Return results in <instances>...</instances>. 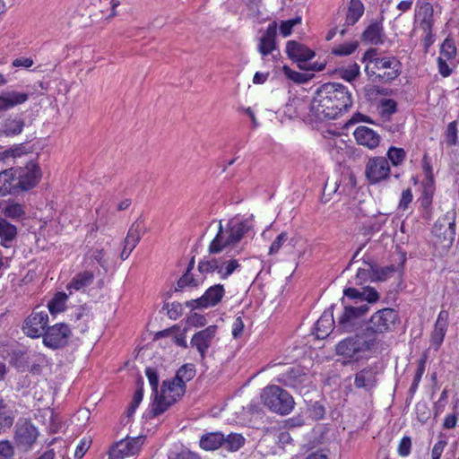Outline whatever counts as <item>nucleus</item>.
Instances as JSON below:
<instances>
[{"instance_id": "nucleus-42", "label": "nucleus", "mask_w": 459, "mask_h": 459, "mask_svg": "<svg viewBox=\"0 0 459 459\" xmlns=\"http://www.w3.org/2000/svg\"><path fill=\"white\" fill-rule=\"evenodd\" d=\"M340 76L348 82H352L359 74V65L356 63L351 64L339 70Z\"/></svg>"}, {"instance_id": "nucleus-37", "label": "nucleus", "mask_w": 459, "mask_h": 459, "mask_svg": "<svg viewBox=\"0 0 459 459\" xmlns=\"http://www.w3.org/2000/svg\"><path fill=\"white\" fill-rule=\"evenodd\" d=\"M67 298L68 296L65 293L57 292L48 304L49 312L54 314L64 310Z\"/></svg>"}, {"instance_id": "nucleus-50", "label": "nucleus", "mask_w": 459, "mask_h": 459, "mask_svg": "<svg viewBox=\"0 0 459 459\" xmlns=\"http://www.w3.org/2000/svg\"><path fill=\"white\" fill-rule=\"evenodd\" d=\"M91 258L96 261L102 268H105L107 261L105 260V251L103 248L96 247L89 251Z\"/></svg>"}, {"instance_id": "nucleus-40", "label": "nucleus", "mask_w": 459, "mask_h": 459, "mask_svg": "<svg viewBox=\"0 0 459 459\" xmlns=\"http://www.w3.org/2000/svg\"><path fill=\"white\" fill-rule=\"evenodd\" d=\"M3 213L7 218L18 220L25 215V211L21 204L12 203L4 207Z\"/></svg>"}, {"instance_id": "nucleus-4", "label": "nucleus", "mask_w": 459, "mask_h": 459, "mask_svg": "<svg viewBox=\"0 0 459 459\" xmlns=\"http://www.w3.org/2000/svg\"><path fill=\"white\" fill-rule=\"evenodd\" d=\"M185 391L186 385L184 381L178 378L163 381L160 393H157L152 403V412L153 416H158L167 411L185 394Z\"/></svg>"}, {"instance_id": "nucleus-13", "label": "nucleus", "mask_w": 459, "mask_h": 459, "mask_svg": "<svg viewBox=\"0 0 459 459\" xmlns=\"http://www.w3.org/2000/svg\"><path fill=\"white\" fill-rule=\"evenodd\" d=\"M143 444V437H126L117 442L109 450L111 459H123L137 454Z\"/></svg>"}, {"instance_id": "nucleus-62", "label": "nucleus", "mask_w": 459, "mask_h": 459, "mask_svg": "<svg viewBox=\"0 0 459 459\" xmlns=\"http://www.w3.org/2000/svg\"><path fill=\"white\" fill-rule=\"evenodd\" d=\"M423 193L422 195L432 197L434 194V178L424 179L423 183Z\"/></svg>"}, {"instance_id": "nucleus-5", "label": "nucleus", "mask_w": 459, "mask_h": 459, "mask_svg": "<svg viewBox=\"0 0 459 459\" xmlns=\"http://www.w3.org/2000/svg\"><path fill=\"white\" fill-rule=\"evenodd\" d=\"M375 340L368 337L363 331L354 336L341 341L336 345V353L348 361L358 360L362 355L375 346Z\"/></svg>"}, {"instance_id": "nucleus-10", "label": "nucleus", "mask_w": 459, "mask_h": 459, "mask_svg": "<svg viewBox=\"0 0 459 459\" xmlns=\"http://www.w3.org/2000/svg\"><path fill=\"white\" fill-rule=\"evenodd\" d=\"M48 324V314L44 309L36 307L25 319L22 330L24 333L30 338L43 336L47 331Z\"/></svg>"}, {"instance_id": "nucleus-36", "label": "nucleus", "mask_w": 459, "mask_h": 459, "mask_svg": "<svg viewBox=\"0 0 459 459\" xmlns=\"http://www.w3.org/2000/svg\"><path fill=\"white\" fill-rule=\"evenodd\" d=\"M457 55V49L452 39L446 38L441 45L438 57L453 61Z\"/></svg>"}, {"instance_id": "nucleus-46", "label": "nucleus", "mask_w": 459, "mask_h": 459, "mask_svg": "<svg viewBox=\"0 0 459 459\" xmlns=\"http://www.w3.org/2000/svg\"><path fill=\"white\" fill-rule=\"evenodd\" d=\"M358 46L357 41L346 42L334 48L332 53L335 56H349L357 49Z\"/></svg>"}, {"instance_id": "nucleus-38", "label": "nucleus", "mask_w": 459, "mask_h": 459, "mask_svg": "<svg viewBox=\"0 0 459 459\" xmlns=\"http://www.w3.org/2000/svg\"><path fill=\"white\" fill-rule=\"evenodd\" d=\"M394 265L379 267L373 264V281H386L394 273Z\"/></svg>"}, {"instance_id": "nucleus-49", "label": "nucleus", "mask_w": 459, "mask_h": 459, "mask_svg": "<svg viewBox=\"0 0 459 459\" xmlns=\"http://www.w3.org/2000/svg\"><path fill=\"white\" fill-rule=\"evenodd\" d=\"M381 114L385 115H393L397 111V104L392 99H385L381 101Z\"/></svg>"}, {"instance_id": "nucleus-9", "label": "nucleus", "mask_w": 459, "mask_h": 459, "mask_svg": "<svg viewBox=\"0 0 459 459\" xmlns=\"http://www.w3.org/2000/svg\"><path fill=\"white\" fill-rule=\"evenodd\" d=\"M240 264L236 259L204 257L198 264V271L201 273L216 272L221 279H227Z\"/></svg>"}, {"instance_id": "nucleus-20", "label": "nucleus", "mask_w": 459, "mask_h": 459, "mask_svg": "<svg viewBox=\"0 0 459 459\" xmlns=\"http://www.w3.org/2000/svg\"><path fill=\"white\" fill-rule=\"evenodd\" d=\"M277 28L278 24L275 21H273L268 25L264 35L260 38L257 49L263 56L273 55V52L277 49L275 41Z\"/></svg>"}, {"instance_id": "nucleus-23", "label": "nucleus", "mask_w": 459, "mask_h": 459, "mask_svg": "<svg viewBox=\"0 0 459 459\" xmlns=\"http://www.w3.org/2000/svg\"><path fill=\"white\" fill-rule=\"evenodd\" d=\"M286 52L290 59L299 63H305L315 56L313 50L295 40L287 42Z\"/></svg>"}, {"instance_id": "nucleus-55", "label": "nucleus", "mask_w": 459, "mask_h": 459, "mask_svg": "<svg viewBox=\"0 0 459 459\" xmlns=\"http://www.w3.org/2000/svg\"><path fill=\"white\" fill-rule=\"evenodd\" d=\"M197 285L198 281L193 277V274L190 272H186V273L178 281V287L180 289L186 286L196 287Z\"/></svg>"}, {"instance_id": "nucleus-57", "label": "nucleus", "mask_w": 459, "mask_h": 459, "mask_svg": "<svg viewBox=\"0 0 459 459\" xmlns=\"http://www.w3.org/2000/svg\"><path fill=\"white\" fill-rule=\"evenodd\" d=\"M411 440L409 437H403L398 446V454L401 456H407L411 453Z\"/></svg>"}, {"instance_id": "nucleus-21", "label": "nucleus", "mask_w": 459, "mask_h": 459, "mask_svg": "<svg viewBox=\"0 0 459 459\" xmlns=\"http://www.w3.org/2000/svg\"><path fill=\"white\" fill-rule=\"evenodd\" d=\"M377 370L376 367H367L355 374L354 385L365 392H371L377 384Z\"/></svg>"}, {"instance_id": "nucleus-35", "label": "nucleus", "mask_w": 459, "mask_h": 459, "mask_svg": "<svg viewBox=\"0 0 459 459\" xmlns=\"http://www.w3.org/2000/svg\"><path fill=\"white\" fill-rule=\"evenodd\" d=\"M364 13V5L360 0H351L346 15L347 22L356 23Z\"/></svg>"}, {"instance_id": "nucleus-44", "label": "nucleus", "mask_w": 459, "mask_h": 459, "mask_svg": "<svg viewBox=\"0 0 459 459\" xmlns=\"http://www.w3.org/2000/svg\"><path fill=\"white\" fill-rule=\"evenodd\" d=\"M282 72L288 79L291 80L296 83H304L307 82L309 79V77L306 74L294 71L287 65H284L282 67Z\"/></svg>"}, {"instance_id": "nucleus-3", "label": "nucleus", "mask_w": 459, "mask_h": 459, "mask_svg": "<svg viewBox=\"0 0 459 459\" xmlns=\"http://www.w3.org/2000/svg\"><path fill=\"white\" fill-rule=\"evenodd\" d=\"M377 50H368L363 59L368 61L366 72L368 75H376L385 82H390L401 74V63L395 57H377Z\"/></svg>"}, {"instance_id": "nucleus-22", "label": "nucleus", "mask_w": 459, "mask_h": 459, "mask_svg": "<svg viewBox=\"0 0 459 459\" xmlns=\"http://www.w3.org/2000/svg\"><path fill=\"white\" fill-rule=\"evenodd\" d=\"M14 168L4 169L0 172V196L15 195L19 192L20 186Z\"/></svg>"}, {"instance_id": "nucleus-11", "label": "nucleus", "mask_w": 459, "mask_h": 459, "mask_svg": "<svg viewBox=\"0 0 459 459\" xmlns=\"http://www.w3.org/2000/svg\"><path fill=\"white\" fill-rule=\"evenodd\" d=\"M72 336V331L68 325L56 324L48 327L43 334V343L53 350L65 347Z\"/></svg>"}, {"instance_id": "nucleus-39", "label": "nucleus", "mask_w": 459, "mask_h": 459, "mask_svg": "<svg viewBox=\"0 0 459 459\" xmlns=\"http://www.w3.org/2000/svg\"><path fill=\"white\" fill-rule=\"evenodd\" d=\"M143 381L142 378H140L137 382V389L134 392L133 400L127 409V416L128 417H131L134 413L136 408L139 406V404L141 403V402L143 400Z\"/></svg>"}, {"instance_id": "nucleus-30", "label": "nucleus", "mask_w": 459, "mask_h": 459, "mask_svg": "<svg viewBox=\"0 0 459 459\" xmlns=\"http://www.w3.org/2000/svg\"><path fill=\"white\" fill-rule=\"evenodd\" d=\"M383 26L379 22H371L361 35V40L368 44L378 45L383 42Z\"/></svg>"}, {"instance_id": "nucleus-32", "label": "nucleus", "mask_w": 459, "mask_h": 459, "mask_svg": "<svg viewBox=\"0 0 459 459\" xmlns=\"http://www.w3.org/2000/svg\"><path fill=\"white\" fill-rule=\"evenodd\" d=\"M24 127V120L19 117L6 118L0 128V136H14L20 134Z\"/></svg>"}, {"instance_id": "nucleus-61", "label": "nucleus", "mask_w": 459, "mask_h": 459, "mask_svg": "<svg viewBox=\"0 0 459 459\" xmlns=\"http://www.w3.org/2000/svg\"><path fill=\"white\" fill-rule=\"evenodd\" d=\"M244 330V323L240 316L237 317L232 325V335L234 338L241 336Z\"/></svg>"}, {"instance_id": "nucleus-51", "label": "nucleus", "mask_w": 459, "mask_h": 459, "mask_svg": "<svg viewBox=\"0 0 459 459\" xmlns=\"http://www.w3.org/2000/svg\"><path fill=\"white\" fill-rule=\"evenodd\" d=\"M146 377L149 380L150 385L152 386L154 396L158 393L159 377L156 370L152 368H147L145 370Z\"/></svg>"}, {"instance_id": "nucleus-18", "label": "nucleus", "mask_w": 459, "mask_h": 459, "mask_svg": "<svg viewBox=\"0 0 459 459\" xmlns=\"http://www.w3.org/2000/svg\"><path fill=\"white\" fill-rule=\"evenodd\" d=\"M217 330L218 327L212 325L195 333L192 336L190 345L197 350L202 359H204L208 349L212 346L216 337Z\"/></svg>"}, {"instance_id": "nucleus-31", "label": "nucleus", "mask_w": 459, "mask_h": 459, "mask_svg": "<svg viewBox=\"0 0 459 459\" xmlns=\"http://www.w3.org/2000/svg\"><path fill=\"white\" fill-rule=\"evenodd\" d=\"M334 326L333 316L329 311H325L316 321L315 331L318 339H325L329 335Z\"/></svg>"}, {"instance_id": "nucleus-54", "label": "nucleus", "mask_w": 459, "mask_h": 459, "mask_svg": "<svg viewBox=\"0 0 459 459\" xmlns=\"http://www.w3.org/2000/svg\"><path fill=\"white\" fill-rule=\"evenodd\" d=\"M28 151L26 150L25 146L23 144H18L15 145L6 151H4L2 155L5 158L13 157H21L22 154L27 153Z\"/></svg>"}, {"instance_id": "nucleus-24", "label": "nucleus", "mask_w": 459, "mask_h": 459, "mask_svg": "<svg viewBox=\"0 0 459 459\" xmlns=\"http://www.w3.org/2000/svg\"><path fill=\"white\" fill-rule=\"evenodd\" d=\"M353 135L359 145L366 146L368 149L376 148L380 143V135L373 129L365 126H358Z\"/></svg>"}, {"instance_id": "nucleus-58", "label": "nucleus", "mask_w": 459, "mask_h": 459, "mask_svg": "<svg viewBox=\"0 0 459 459\" xmlns=\"http://www.w3.org/2000/svg\"><path fill=\"white\" fill-rule=\"evenodd\" d=\"M361 294L362 299L367 300L369 303L376 302L379 299V294L374 288H365Z\"/></svg>"}, {"instance_id": "nucleus-48", "label": "nucleus", "mask_w": 459, "mask_h": 459, "mask_svg": "<svg viewBox=\"0 0 459 459\" xmlns=\"http://www.w3.org/2000/svg\"><path fill=\"white\" fill-rule=\"evenodd\" d=\"M446 143L450 145H455L457 143V124L453 121L448 124L446 132Z\"/></svg>"}, {"instance_id": "nucleus-29", "label": "nucleus", "mask_w": 459, "mask_h": 459, "mask_svg": "<svg viewBox=\"0 0 459 459\" xmlns=\"http://www.w3.org/2000/svg\"><path fill=\"white\" fill-rule=\"evenodd\" d=\"M307 375L302 372L299 367L291 368L285 374H282L281 381L287 386L299 389L307 380Z\"/></svg>"}, {"instance_id": "nucleus-53", "label": "nucleus", "mask_w": 459, "mask_h": 459, "mask_svg": "<svg viewBox=\"0 0 459 459\" xmlns=\"http://www.w3.org/2000/svg\"><path fill=\"white\" fill-rule=\"evenodd\" d=\"M288 239V234L286 232H281L275 240L272 243L269 255H274L279 252L283 243H285Z\"/></svg>"}, {"instance_id": "nucleus-6", "label": "nucleus", "mask_w": 459, "mask_h": 459, "mask_svg": "<svg viewBox=\"0 0 459 459\" xmlns=\"http://www.w3.org/2000/svg\"><path fill=\"white\" fill-rule=\"evenodd\" d=\"M261 400L269 410L281 415L289 414L295 403L292 396L287 391L275 385L263 389Z\"/></svg>"}, {"instance_id": "nucleus-14", "label": "nucleus", "mask_w": 459, "mask_h": 459, "mask_svg": "<svg viewBox=\"0 0 459 459\" xmlns=\"http://www.w3.org/2000/svg\"><path fill=\"white\" fill-rule=\"evenodd\" d=\"M390 174V166L388 160L384 157H373L368 159L365 175L371 184H377L386 179Z\"/></svg>"}, {"instance_id": "nucleus-52", "label": "nucleus", "mask_w": 459, "mask_h": 459, "mask_svg": "<svg viewBox=\"0 0 459 459\" xmlns=\"http://www.w3.org/2000/svg\"><path fill=\"white\" fill-rule=\"evenodd\" d=\"M195 376V369L193 368V366H183L181 367L178 371L177 372V375L174 378H178L182 381H188L192 379Z\"/></svg>"}, {"instance_id": "nucleus-17", "label": "nucleus", "mask_w": 459, "mask_h": 459, "mask_svg": "<svg viewBox=\"0 0 459 459\" xmlns=\"http://www.w3.org/2000/svg\"><path fill=\"white\" fill-rule=\"evenodd\" d=\"M368 310V305L359 307H345L342 315L338 319V327L345 332H353L359 324V317Z\"/></svg>"}, {"instance_id": "nucleus-16", "label": "nucleus", "mask_w": 459, "mask_h": 459, "mask_svg": "<svg viewBox=\"0 0 459 459\" xmlns=\"http://www.w3.org/2000/svg\"><path fill=\"white\" fill-rule=\"evenodd\" d=\"M456 212L454 210L446 212L433 226V233L444 240L452 242L455 236Z\"/></svg>"}, {"instance_id": "nucleus-64", "label": "nucleus", "mask_w": 459, "mask_h": 459, "mask_svg": "<svg viewBox=\"0 0 459 459\" xmlns=\"http://www.w3.org/2000/svg\"><path fill=\"white\" fill-rule=\"evenodd\" d=\"M169 459H198V456L188 450H182Z\"/></svg>"}, {"instance_id": "nucleus-15", "label": "nucleus", "mask_w": 459, "mask_h": 459, "mask_svg": "<svg viewBox=\"0 0 459 459\" xmlns=\"http://www.w3.org/2000/svg\"><path fill=\"white\" fill-rule=\"evenodd\" d=\"M20 190L27 191L34 187L41 178V172L38 165L33 162L25 167L14 168Z\"/></svg>"}, {"instance_id": "nucleus-8", "label": "nucleus", "mask_w": 459, "mask_h": 459, "mask_svg": "<svg viewBox=\"0 0 459 459\" xmlns=\"http://www.w3.org/2000/svg\"><path fill=\"white\" fill-rule=\"evenodd\" d=\"M399 322L398 313L394 308H383L373 314L363 332L377 342V335L390 332Z\"/></svg>"}, {"instance_id": "nucleus-33", "label": "nucleus", "mask_w": 459, "mask_h": 459, "mask_svg": "<svg viewBox=\"0 0 459 459\" xmlns=\"http://www.w3.org/2000/svg\"><path fill=\"white\" fill-rule=\"evenodd\" d=\"M17 236V228L0 216V238L1 245L7 247V243L12 242Z\"/></svg>"}, {"instance_id": "nucleus-43", "label": "nucleus", "mask_w": 459, "mask_h": 459, "mask_svg": "<svg viewBox=\"0 0 459 459\" xmlns=\"http://www.w3.org/2000/svg\"><path fill=\"white\" fill-rule=\"evenodd\" d=\"M301 17L296 16L293 19L282 21L279 26L280 34L286 38L292 32L293 27L301 23Z\"/></svg>"}, {"instance_id": "nucleus-28", "label": "nucleus", "mask_w": 459, "mask_h": 459, "mask_svg": "<svg viewBox=\"0 0 459 459\" xmlns=\"http://www.w3.org/2000/svg\"><path fill=\"white\" fill-rule=\"evenodd\" d=\"M146 231L145 224L142 220H136L129 228L127 235L124 240V245L128 247V249L134 250L139 243L141 238Z\"/></svg>"}, {"instance_id": "nucleus-45", "label": "nucleus", "mask_w": 459, "mask_h": 459, "mask_svg": "<svg viewBox=\"0 0 459 459\" xmlns=\"http://www.w3.org/2000/svg\"><path fill=\"white\" fill-rule=\"evenodd\" d=\"M387 156L394 166H398L404 160L406 152L403 148L391 147Z\"/></svg>"}, {"instance_id": "nucleus-1", "label": "nucleus", "mask_w": 459, "mask_h": 459, "mask_svg": "<svg viewBox=\"0 0 459 459\" xmlns=\"http://www.w3.org/2000/svg\"><path fill=\"white\" fill-rule=\"evenodd\" d=\"M352 106V96L341 83L323 84L310 104V112L317 120L334 119Z\"/></svg>"}, {"instance_id": "nucleus-63", "label": "nucleus", "mask_w": 459, "mask_h": 459, "mask_svg": "<svg viewBox=\"0 0 459 459\" xmlns=\"http://www.w3.org/2000/svg\"><path fill=\"white\" fill-rule=\"evenodd\" d=\"M447 316L448 314L446 311H441L438 314L437 319L435 324V327L437 329L442 328V330L446 331L447 328Z\"/></svg>"}, {"instance_id": "nucleus-34", "label": "nucleus", "mask_w": 459, "mask_h": 459, "mask_svg": "<svg viewBox=\"0 0 459 459\" xmlns=\"http://www.w3.org/2000/svg\"><path fill=\"white\" fill-rule=\"evenodd\" d=\"M13 411L0 395V432H5L13 426Z\"/></svg>"}, {"instance_id": "nucleus-19", "label": "nucleus", "mask_w": 459, "mask_h": 459, "mask_svg": "<svg viewBox=\"0 0 459 459\" xmlns=\"http://www.w3.org/2000/svg\"><path fill=\"white\" fill-rule=\"evenodd\" d=\"M224 293L223 285L216 284L210 287L202 297L187 301L186 306L193 309L213 307L221 300Z\"/></svg>"}, {"instance_id": "nucleus-47", "label": "nucleus", "mask_w": 459, "mask_h": 459, "mask_svg": "<svg viewBox=\"0 0 459 459\" xmlns=\"http://www.w3.org/2000/svg\"><path fill=\"white\" fill-rule=\"evenodd\" d=\"M14 447L8 440L0 441V459H13Z\"/></svg>"}, {"instance_id": "nucleus-59", "label": "nucleus", "mask_w": 459, "mask_h": 459, "mask_svg": "<svg viewBox=\"0 0 459 459\" xmlns=\"http://www.w3.org/2000/svg\"><path fill=\"white\" fill-rule=\"evenodd\" d=\"M448 62L451 61L445 58L437 57L438 72L443 77H447L452 73V69L450 68Z\"/></svg>"}, {"instance_id": "nucleus-60", "label": "nucleus", "mask_w": 459, "mask_h": 459, "mask_svg": "<svg viewBox=\"0 0 459 459\" xmlns=\"http://www.w3.org/2000/svg\"><path fill=\"white\" fill-rule=\"evenodd\" d=\"M446 444L447 443L446 440H439L438 442H437L434 445V446L432 448V452H431L432 459H440L441 455H442Z\"/></svg>"}, {"instance_id": "nucleus-25", "label": "nucleus", "mask_w": 459, "mask_h": 459, "mask_svg": "<svg viewBox=\"0 0 459 459\" xmlns=\"http://www.w3.org/2000/svg\"><path fill=\"white\" fill-rule=\"evenodd\" d=\"M29 94L20 91H3L0 93V112L6 111L26 102Z\"/></svg>"}, {"instance_id": "nucleus-2", "label": "nucleus", "mask_w": 459, "mask_h": 459, "mask_svg": "<svg viewBox=\"0 0 459 459\" xmlns=\"http://www.w3.org/2000/svg\"><path fill=\"white\" fill-rule=\"evenodd\" d=\"M250 228L251 226L247 221H240L233 219L228 222L226 227L222 226L221 221L218 232L210 243L209 253L220 254L227 247L235 246L242 239Z\"/></svg>"}, {"instance_id": "nucleus-12", "label": "nucleus", "mask_w": 459, "mask_h": 459, "mask_svg": "<svg viewBox=\"0 0 459 459\" xmlns=\"http://www.w3.org/2000/svg\"><path fill=\"white\" fill-rule=\"evenodd\" d=\"M39 437L37 429L28 420H20L15 426L14 441L19 450L31 449Z\"/></svg>"}, {"instance_id": "nucleus-27", "label": "nucleus", "mask_w": 459, "mask_h": 459, "mask_svg": "<svg viewBox=\"0 0 459 459\" xmlns=\"http://www.w3.org/2000/svg\"><path fill=\"white\" fill-rule=\"evenodd\" d=\"M94 280V273L91 271H83L77 273L72 281L67 284L66 289L69 294H73L74 291H83L89 287Z\"/></svg>"}, {"instance_id": "nucleus-26", "label": "nucleus", "mask_w": 459, "mask_h": 459, "mask_svg": "<svg viewBox=\"0 0 459 459\" xmlns=\"http://www.w3.org/2000/svg\"><path fill=\"white\" fill-rule=\"evenodd\" d=\"M415 18L419 21L420 30H429V29H433L434 9L432 4L429 2L421 3L419 5Z\"/></svg>"}, {"instance_id": "nucleus-41", "label": "nucleus", "mask_w": 459, "mask_h": 459, "mask_svg": "<svg viewBox=\"0 0 459 459\" xmlns=\"http://www.w3.org/2000/svg\"><path fill=\"white\" fill-rule=\"evenodd\" d=\"M363 266L358 268L356 279L358 282L362 284L370 279L373 281V263L364 261Z\"/></svg>"}, {"instance_id": "nucleus-56", "label": "nucleus", "mask_w": 459, "mask_h": 459, "mask_svg": "<svg viewBox=\"0 0 459 459\" xmlns=\"http://www.w3.org/2000/svg\"><path fill=\"white\" fill-rule=\"evenodd\" d=\"M413 198L412 192L410 188L403 191L402 196L399 202V209L405 211L408 209L409 204L411 203Z\"/></svg>"}, {"instance_id": "nucleus-7", "label": "nucleus", "mask_w": 459, "mask_h": 459, "mask_svg": "<svg viewBox=\"0 0 459 459\" xmlns=\"http://www.w3.org/2000/svg\"><path fill=\"white\" fill-rule=\"evenodd\" d=\"M245 444V437L238 433H230L227 436L221 432H210L203 435L199 446L206 451H212L223 448L229 452H236Z\"/></svg>"}]
</instances>
